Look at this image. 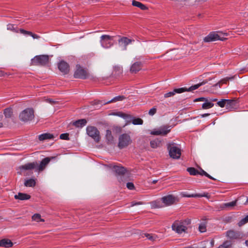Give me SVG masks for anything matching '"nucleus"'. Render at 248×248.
Here are the masks:
<instances>
[{"label":"nucleus","instance_id":"69168bd1","mask_svg":"<svg viewBox=\"0 0 248 248\" xmlns=\"http://www.w3.org/2000/svg\"><path fill=\"white\" fill-rule=\"evenodd\" d=\"M211 100L212 101H217V99L213 98V99H211Z\"/></svg>","mask_w":248,"mask_h":248},{"label":"nucleus","instance_id":"9b49d317","mask_svg":"<svg viewBox=\"0 0 248 248\" xmlns=\"http://www.w3.org/2000/svg\"><path fill=\"white\" fill-rule=\"evenodd\" d=\"M206 82H202L200 83L195 84L194 85H192L191 87H190L188 88L183 87V88H180L178 89H174V91L175 93H183L184 92H192L193 91L199 88L201 86L204 84Z\"/></svg>","mask_w":248,"mask_h":248},{"label":"nucleus","instance_id":"393cba45","mask_svg":"<svg viewBox=\"0 0 248 248\" xmlns=\"http://www.w3.org/2000/svg\"><path fill=\"white\" fill-rule=\"evenodd\" d=\"M237 201H232L230 202L224 203L221 205V208L222 209H231L232 207L234 206L236 204Z\"/></svg>","mask_w":248,"mask_h":248},{"label":"nucleus","instance_id":"680f3d73","mask_svg":"<svg viewBox=\"0 0 248 248\" xmlns=\"http://www.w3.org/2000/svg\"><path fill=\"white\" fill-rule=\"evenodd\" d=\"M157 181H158L157 180H154L153 181L152 183L154 184H155L157 182Z\"/></svg>","mask_w":248,"mask_h":248},{"label":"nucleus","instance_id":"4d7b16f0","mask_svg":"<svg viewBox=\"0 0 248 248\" xmlns=\"http://www.w3.org/2000/svg\"><path fill=\"white\" fill-rule=\"evenodd\" d=\"M46 101L51 105L54 104L56 103L55 101H53L52 99L50 98L46 99Z\"/></svg>","mask_w":248,"mask_h":248},{"label":"nucleus","instance_id":"a211bd4d","mask_svg":"<svg viewBox=\"0 0 248 248\" xmlns=\"http://www.w3.org/2000/svg\"><path fill=\"white\" fill-rule=\"evenodd\" d=\"M13 246V243L8 239L4 238L0 240V247L6 248H11Z\"/></svg>","mask_w":248,"mask_h":248},{"label":"nucleus","instance_id":"c756f323","mask_svg":"<svg viewBox=\"0 0 248 248\" xmlns=\"http://www.w3.org/2000/svg\"><path fill=\"white\" fill-rule=\"evenodd\" d=\"M160 144L161 141L158 139H156L150 141L151 147L153 148H156L157 147L160 146Z\"/></svg>","mask_w":248,"mask_h":248},{"label":"nucleus","instance_id":"f704fd0d","mask_svg":"<svg viewBox=\"0 0 248 248\" xmlns=\"http://www.w3.org/2000/svg\"><path fill=\"white\" fill-rule=\"evenodd\" d=\"M187 171L191 175H197L199 173V171L194 168L189 167L187 169Z\"/></svg>","mask_w":248,"mask_h":248},{"label":"nucleus","instance_id":"6e6552de","mask_svg":"<svg viewBox=\"0 0 248 248\" xmlns=\"http://www.w3.org/2000/svg\"><path fill=\"white\" fill-rule=\"evenodd\" d=\"M114 37L108 35H102L100 37V42L101 46L105 48H109L111 47L113 44Z\"/></svg>","mask_w":248,"mask_h":248},{"label":"nucleus","instance_id":"aec40b11","mask_svg":"<svg viewBox=\"0 0 248 248\" xmlns=\"http://www.w3.org/2000/svg\"><path fill=\"white\" fill-rule=\"evenodd\" d=\"M113 170L116 174L119 175H123L126 171V170L124 167L119 166H114L113 167Z\"/></svg>","mask_w":248,"mask_h":248},{"label":"nucleus","instance_id":"6e6d98bb","mask_svg":"<svg viewBox=\"0 0 248 248\" xmlns=\"http://www.w3.org/2000/svg\"><path fill=\"white\" fill-rule=\"evenodd\" d=\"M30 36H31L33 39H39L40 38L39 35L33 33L32 32H31V34L30 35Z\"/></svg>","mask_w":248,"mask_h":248},{"label":"nucleus","instance_id":"f8f14e48","mask_svg":"<svg viewBox=\"0 0 248 248\" xmlns=\"http://www.w3.org/2000/svg\"><path fill=\"white\" fill-rule=\"evenodd\" d=\"M134 41L135 40L134 39H129L126 37H121L118 40V43L120 46L123 47V50H126L127 48V45L131 44L132 42H134Z\"/></svg>","mask_w":248,"mask_h":248},{"label":"nucleus","instance_id":"c9c22d12","mask_svg":"<svg viewBox=\"0 0 248 248\" xmlns=\"http://www.w3.org/2000/svg\"><path fill=\"white\" fill-rule=\"evenodd\" d=\"M4 114L6 118H11L13 115V111L11 108H6L4 110Z\"/></svg>","mask_w":248,"mask_h":248},{"label":"nucleus","instance_id":"09e8293b","mask_svg":"<svg viewBox=\"0 0 248 248\" xmlns=\"http://www.w3.org/2000/svg\"><path fill=\"white\" fill-rule=\"evenodd\" d=\"M175 94L174 90L172 92H168L164 94L165 98H168L173 96Z\"/></svg>","mask_w":248,"mask_h":248},{"label":"nucleus","instance_id":"412c9836","mask_svg":"<svg viewBox=\"0 0 248 248\" xmlns=\"http://www.w3.org/2000/svg\"><path fill=\"white\" fill-rule=\"evenodd\" d=\"M14 198L16 200H26L30 199L31 196L27 194L19 192L18 194L15 195Z\"/></svg>","mask_w":248,"mask_h":248},{"label":"nucleus","instance_id":"f257e3e1","mask_svg":"<svg viewBox=\"0 0 248 248\" xmlns=\"http://www.w3.org/2000/svg\"><path fill=\"white\" fill-rule=\"evenodd\" d=\"M50 159L49 157H46L43 159L40 162V164L37 162H33L31 163H28L23 165L20 166L19 168L22 170H31L32 169H36L37 170L42 171L43 170L46 166L48 164Z\"/></svg>","mask_w":248,"mask_h":248},{"label":"nucleus","instance_id":"3c124183","mask_svg":"<svg viewBox=\"0 0 248 248\" xmlns=\"http://www.w3.org/2000/svg\"><path fill=\"white\" fill-rule=\"evenodd\" d=\"M126 186L127 187L130 189V190H132V189H134V185L133 184V183H131V182H128L126 184Z\"/></svg>","mask_w":248,"mask_h":248},{"label":"nucleus","instance_id":"1a4fd4ad","mask_svg":"<svg viewBox=\"0 0 248 248\" xmlns=\"http://www.w3.org/2000/svg\"><path fill=\"white\" fill-rule=\"evenodd\" d=\"M86 132L89 136L91 137L96 142H98L100 140V132L94 126H88Z\"/></svg>","mask_w":248,"mask_h":248},{"label":"nucleus","instance_id":"5701e85b","mask_svg":"<svg viewBox=\"0 0 248 248\" xmlns=\"http://www.w3.org/2000/svg\"><path fill=\"white\" fill-rule=\"evenodd\" d=\"M54 136L50 133H44L39 136L38 139L41 141L46 140H51L54 139Z\"/></svg>","mask_w":248,"mask_h":248},{"label":"nucleus","instance_id":"0eeeda50","mask_svg":"<svg viewBox=\"0 0 248 248\" xmlns=\"http://www.w3.org/2000/svg\"><path fill=\"white\" fill-rule=\"evenodd\" d=\"M132 143L130 136L127 134H123L119 137L118 147L122 149L127 147Z\"/></svg>","mask_w":248,"mask_h":248},{"label":"nucleus","instance_id":"39448f33","mask_svg":"<svg viewBox=\"0 0 248 248\" xmlns=\"http://www.w3.org/2000/svg\"><path fill=\"white\" fill-rule=\"evenodd\" d=\"M34 118V110L32 108H27L23 110L19 114L20 120L24 122L31 121Z\"/></svg>","mask_w":248,"mask_h":248},{"label":"nucleus","instance_id":"5fc2aeb1","mask_svg":"<svg viewBox=\"0 0 248 248\" xmlns=\"http://www.w3.org/2000/svg\"><path fill=\"white\" fill-rule=\"evenodd\" d=\"M205 101H207V98H204V97H199V98H196L194 100V102Z\"/></svg>","mask_w":248,"mask_h":248},{"label":"nucleus","instance_id":"13d9d810","mask_svg":"<svg viewBox=\"0 0 248 248\" xmlns=\"http://www.w3.org/2000/svg\"><path fill=\"white\" fill-rule=\"evenodd\" d=\"M141 204V202H131V206H135V205H140V204Z\"/></svg>","mask_w":248,"mask_h":248},{"label":"nucleus","instance_id":"49530a36","mask_svg":"<svg viewBox=\"0 0 248 248\" xmlns=\"http://www.w3.org/2000/svg\"><path fill=\"white\" fill-rule=\"evenodd\" d=\"M21 34L24 35H30L31 34V31H26L22 29H19V31Z\"/></svg>","mask_w":248,"mask_h":248},{"label":"nucleus","instance_id":"2f4dec72","mask_svg":"<svg viewBox=\"0 0 248 248\" xmlns=\"http://www.w3.org/2000/svg\"><path fill=\"white\" fill-rule=\"evenodd\" d=\"M7 29L16 32H18L19 29L16 25L12 24H9L7 26Z\"/></svg>","mask_w":248,"mask_h":248},{"label":"nucleus","instance_id":"4c0bfd02","mask_svg":"<svg viewBox=\"0 0 248 248\" xmlns=\"http://www.w3.org/2000/svg\"><path fill=\"white\" fill-rule=\"evenodd\" d=\"M143 235L142 236V237L145 236V237H147L148 239H149L152 241H155L156 238V237L155 235H152L151 234L147 233H143Z\"/></svg>","mask_w":248,"mask_h":248},{"label":"nucleus","instance_id":"8fccbe9b","mask_svg":"<svg viewBox=\"0 0 248 248\" xmlns=\"http://www.w3.org/2000/svg\"><path fill=\"white\" fill-rule=\"evenodd\" d=\"M156 112V108L155 107L151 108L149 111V114L150 115H154Z\"/></svg>","mask_w":248,"mask_h":248},{"label":"nucleus","instance_id":"a878e982","mask_svg":"<svg viewBox=\"0 0 248 248\" xmlns=\"http://www.w3.org/2000/svg\"><path fill=\"white\" fill-rule=\"evenodd\" d=\"M234 77H226L221 80H220L219 82H218L216 85V86H218L219 87H221L223 84H227L229 80H232L233 79Z\"/></svg>","mask_w":248,"mask_h":248},{"label":"nucleus","instance_id":"20e7f679","mask_svg":"<svg viewBox=\"0 0 248 248\" xmlns=\"http://www.w3.org/2000/svg\"><path fill=\"white\" fill-rule=\"evenodd\" d=\"M167 148L169 150V155L173 159H179L181 155V149L174 142L169 143L167 144Z\"/></svg>","mask_w":248,"mask_h":248},{"label":"nucleus","instance_id":"603ef678","mask_svg":"<svg viewBox=\"0 0 248 248\" xmlns=\"http://www.w3.org/2000/svg\"><path fill=\"white\" fill-rule=\"evenodd\" d=\"M199 231L202 232H205L206 231V227L204 225H200L199 227Z\"/></svg>","mask_w":248,"mask_h":248},{"label":"nucleus","instance_id":"052dcab7","mask_svg":"<svg viewBox=\"0 0 248 248\" xmlns=\"http://www.w3.org/2000/svg\"><path fill=\"white\" fill-rule=\"evenodd\" d=\"M210 244H211V246L213 247L214 245V240H211V241L210 242Z\"/></svg>","mask_w":248,"mask_h":248},{"label":"nucleus","instance_id":"338daca9","mask_svg":"<svg viewBox=\"0 0 248 248\" xmlns=\"http://www.w3.org/2000/svg\"><path fill=\"white\" fill-rule=\"evenodd\" d=\"M2 126H3V124H2V123H0V127H2Z\"/></svg>","mask_w":248,"mask_h":248},{"label":"nucleus","instance_id":"bb28decb","mask_svg":"<svg viewBox=\"0 0 248 248\" xmlns=\"http://www.w3.org/2000/svg\"><path fill=\"white\" fill-rule=\"evenodd\" d=\"M162 202L159 201H155L151 202V205L153 208H160L164 207L162 205Z\"/></svg>","mask_w":248,"mask_h":248},{"label":"nucleus","instance_id":"dca6fc26","mask_svg":"<svg viewBox=\"0 0 248 248\" xmlns=\"http://www.w3.org/2000/svg\"><path fill=\"white\" fill-rule=\"evenodd\" d=\"M237 106V102L236 100L234 99H227L226 106L227 109L232 110L235 109Z\"/></svg>","mask_w":248,"mask_h":248},{"label":"nucleus","instance_id":"a18cd8bd","mask_svg":"<svg viewBox=\"0 0 248 248\" xmlns=\"http://www.w3.org/2000/svg\"><path fill=\"white\" fill-rule=\"evenodd\" d=\"M184 197L191 198V197H205V195H202L200 194H191V195H186L184 196Z\"/></svg>","mask_w":248,"mask_h":248},{"label":"nucleus","instance_id":"bf43d9fd","mask_svg":"<svg viewBox=\"0 0 248 248\" xmlns=\"http://www.w3.org/2000/svg\"><path fill=\"white\" fill-rule=\"evenodd\" d=\"M210 115V114L209 113H204V114H201L200 116L202 118H203V117H206V116H208Z\"/></svg>","mask_w":248,"mask_h":248},{"label":"nucleus","instance_id":"4be33fe9","mask_svg":"<svg viewBox=\"0 0 248 248\" xmlns=\"http://www.w3.org/2000/svg\"><path fill=\"white\" fill-rule=\"evenodd\" d=\"M87 124V121L85 119L78 120L73 122V124L77 127L81 128Z\"/></svg>","mask_w":248,"mask_h":248},{"label":"nucleus","instance_id":"cd10ccee","mask_svg":"<svg viewBox=\"0 0 248 248\" xmlns=\"http://www.w3.org/2000/svg\"><path fill=\"white\" fill-rule=\"evenodd\" d=\"M132 5L134 6L139 7L142 10H145L147 9V7L145 5H144L143 4H142V3H141L139 1H137L136 0H133Z\"/></svg>","mask_w":248,"mask_h":248},{"label":"nucleus","instance_id":"58836bf2","mask_svg":"<svg viewBox=\"0 0 248 248\" xmlns=\"http://www.w3.org/2000/svg\"><path fill=\"white\" fill-rule=\"evenodd\" d=\"M117 115L125 120L131 119L132 118V116L131 115L122 112H119L117 113Z\"/></svg>","mask_w":248,"mask_h":248},{"label":"nucleus","instance_id":"473e14b6","mask_svg":"<svg viewBox=\"0 0 248 248\" xmlns=\"http://www.w3.org/2000/svg\"><path fill=\"white\" fill-rule=\"evenodd\" d=\"M214 106V104L208 102V100L205 101V102L202 105V108L204 109H209Z\"/></svg>","mask_w":248,"mask_h":248},{"label":"nucleus","instance_id":"e433bc0d","mask_svg":"<svg viewBox=\"0 0 248 248\" xmlns=\"http://www.w3.org/2000/svg\"><path fill=\"white\" fill-rule=\"evenodd\" d=\"M32 219L33 220L36 222H44L45 221L44 219L41 218V216L39 214H35L33 215L32 217Z\"/></svg>","mask_w":248,"mask_h":248},{"label":"nucleus","instance_id":"423d86ee","mask_svg":"<svg viewBox=\"0 0 248 248\" xmlns=\"http://www.w3.org/2000/svg\"><path fill=\"white\" fill-rule=\"evenodd\" d=\"M49 57L47 55H40L35 56L31 60L33 65L45 66L48 63Z\"/></svg>","mask_w":248,"mask_h":248},{"label":"nucleus","instance_id":"72a5a7b5","mask_svg":"<svg viewBox=\"0 0 248 248\" xmlns=\"http://www.w3.org/2000/svg\"><path fill=\"white\" fill-rule=\"evenodd\" d=\"M131 122L134 125H141L143 124V120L139 118H133Z\"/></svg>","mask_w":248,"mask_h":248},{"label":"nucleus","instance_id":"7c9ffc66","mask_svg":"<svg viewBox=\"0 0 248 248\" xmlns=\"http://www.w3.org/2000/svg\"><path fill=\"white\" fill-rule=\"evenodd\" d=\"M36 182L34 179H30L25 181L24 185L27 187H33L35 185Z\"/></svg>","mask_w":248,"mask_h":248},{"label":"nucleus","instance_id":"de8ad7c7","mask_svg":"<svg viewBox=\"0 0 248 248\" xmlns=\"http://www.w3.org/2000/svg\"><path fill=\"white\" fill-rule=\"evenodd\" d=\"M60 138L61 139L67 140L69 139V135L67 133L62 134Z\"/></svg>","mask_w":248,"mask_h":248},{"label":"nucleus","instance_id":"2eb2a0df","mask_svg":"<svg viewBox=\"0 0 248 248\" xmlns=\"http://www.w3.org/2000/svg\"><path fill=\"white\" fill-rule=\"evenodd\" d=\"M226 236L230 239H237L241 238V234L239 232L229 230L226 232Z\"/></svg>","mask_w":248,"mask_h":248},{"label":"nucleus","instance_id":"e2e57ef3","mask_svg":"<svg viewBox=\"0 0 248 248\" xmlns=\"http://www.w3.org/2000/svg\"><path fill=\"white\" fill-rule=\"evenodd\" d=\"M141 57H136L135 58V59L137 60H140L141 59Z\"/></svg>","mask_w":248,"mask_h":248},{"label":"nucleus","instance_id":"7ed1b4c3","mask_svg":"<svg viewBox=\"0 0 248 248\" xmlns=\"http://www.w3.org/2000/svg\"><path fill=\"white\" fill-rule=\"evenodd\" d=\"M228 34L222 32L212 31L203 39L204 42H210L217 40L224 41L226 39L225 36H227Z\"/></svg>","mask_w":248,"mask_h":248},{"label":"nucleus","instance_id":"0e129e2a","mask_svg":"<svg viewBox=\"0 0 248 248\" xmlns=\"http://www.w3.org/2000/svg\"><path fill=\"white\" fill-rule=\"evenodd\" d=\"M245 244L247 247H248V240L245 241Z\"/></svg>","mask_w":248,"mask_h":248},{"label":"nucleus","instance_id":"c03bdc74","mask_svg":"<svg viewBox=\"0 0 248 248\" xmlns=\"http://www.w3.org/2000/svg\"><path fill=\"white\" fill-rule=\"evenodd\" d=\"M227 99H222L217 102V104L221 108H223L226 106Z\"/></svg>","mask_w":248,"mask_h":248},{"label":"nucleus","instance_id":"37998d69","mask_svg":"<svg viewBox=\"0 0 248 248\" xmlns=\"http://www.w3.org/2000/svg\"><path fill=\"white\" fill-rule=\"evenodd\" d=\"M231 246V242L229 241H225L222 245H220L218 248H229Z\"/></svg>","mask_w":248,"mask_h":248},{"label":"nucleus","instance_id":"c85d7f7f","mask_svg":"<svg viewBox=\"0 0 248 248\" xmlns=\"http://www.w3.org/2000/svg\"><path fill=\"white\" fill-rule=\"evenodd\" d=\"M170 126H165L160 128L159 130L160 131V132L161 133L160 135L165 136L169 133L170 131Z\"/></svg>","mask_w":248,"mask_h":248},{"label":"nucleus","instance_id":"ddd939ff","mask_svg":"<svg viewBox=\"0 0 248 248\" xmlns=\"http://www.w3.org/2000/svg\"><path fill=\"white\" fill-rule=\"evenodd\" d=\"M176 200V198L171 195H169L161 198V201L165 206H170L173 204Z\"/></svg>","mask_w":248,"mask_h":248},{"label":"nucleus","instance_id":"774afa93","mask_svg":"<svg viewBox=\"0 0 248 248\" xmlns=\"http://www.w3.org/2000/svg\"><path fill=\"white\" fill-rule=\"evenodd\" d=\"M246 202H248V199H247V201Z\"/></svg>","mask_w":248,"mask_h":248},{"label":"nucleus","instance_id":"b1692460","mask_svg":"<svg viewBox=\"0 0 248 248\" xmlns=\"http://www.w3.org/2000/svg\"><path fill=\"white\" fill-rule=\"evenodd\" d=\"M106 138L108 143L111 144L113 142V137L111 131L109 130H107L106 134Z\"/></svg>","mask_w":248,"mask_h":248},{"label":"nucleus","instance_id":"79ce46f5","mask_svg":"<svg viewBox=\"0 0 248 248\" xmlns=\"http://www.w3.org/2000/svg\"><path fill=\"white\" fill-rule=\"evenodd\" d=\"M248 222V215H247L245 217L242 218L239 222L238 225L241 226Z\"/></svg>","mask_w":248,"mask_h":248},{"label":"nucleus","instance_id":"6ab92c4d","mask_svg":"<svg viewBox=\"0 0 248 248\" xmlns=\"http://www.w3.org/2000/svg\"><path fill=\"white\" fill-rule=\"evenodd\" d=\"M124 98H125V97L124 96L119 95V96H116V97H114L113 98H112L111 100L107 101V102H106V101L103 102L102 101H98V102L101 104L105 105V104H107L110 103L112 102H116L117 101H122Z\"/></svg>","mask_w":248,"mask_h":248},{"label":"nucleus","instance_id":"f03ea898","mask_svg":"<svg viewBox=\"0 0 248 248\" xmlns=\"http://www.w3.org/2000/svg\"><path fill=\"white\" fill-rule=\"evenodd\" d=\"M191 223V221L189 219L184 220H176L171 226L173 231L178 234L186 232L187 230V226Z\"/></svg>","mask_w":248,"mask_h":248},{"label":"nucleus","instance_id":"a19ab883","mask_svg":"<svg viewBox=\"0 0 248 248\" xmlns=\"http://www.w3.org/2000/svg\"><path fill=\"white\" fill-rule=\"evenodd\" d=\"M114 71L115 72V74H117L118 75L121 74L123 72L122 67L119 66H115L114 67Z\"/></svg>","mask_w":248,"mask_h":248},{"label":"nucleus","instance_id":"4468645a","mask_svg":"<svg viewBox=\"0 0 248 248\" xmlns=\"http://www.w3.org/2000/svg\"><path fill=\"white\" fill-rule=\"evenodd\" d=\"M59 70L64 74H67L69 71V64L64 61H61L58 65Z\"/></svg>","mask_w":248,"mask_h":248},{"label":"nucleus","instance_id":"ea45409f","mask_svg":"<svg viewBox=\"0 0 248 248\" xmlns=\"http://www.w3.org/2000/svg\"><path fill=\"white\" fill-rule=\"evenodd\" d=\"M199 174L201 175H205L207 177L209 178L210 179L212 180H216L215 178H214L213 177H212L211 175H210L209 174H208L206 171H205L204 170H203L202 169H201V170L199 171Z\"/></svg>","mask_w":248,"mask_h":248},{"label":"nucleus","instance_id":"f3484780","mask_svg":"<svg viewBox=\"0 0 248 248\" xmlns=\"http://www.w3.org/2000/svg\"><path fill=\"white\" fill-rule=\"evenodd\" d=\"M142 64L141 62H136L132 64L130 67V72L132 73H136L141 69Z\"/></svg>","mask_w":248,"mask_h":248},{"label":"nucleus","instance_id":"864d4df0","mask_svg":"<svg viewBox=\"0 0 248 248\" xmlns=\"http://www.w3.org/2000/svg\"><path fill=\"white\" fill-rule=\"evenodd\" d=\"M161 133L160 132V131L159 130V129L157 130H155L152 131H151V134L152 135H160V134Z\"/></svg>","mask_w":248,"mask_h":248},{"label":"nucleus","instance_id":"9d476101","mask_svg":"<svg viewBox=\"0 0 248 248\" xmlns=\"http://www.w3.org/2000/svg\"><path fill=\"white\" fill-rule=\"evenodd\" d=\"M89 75L87 71L83 68L79 64H77L76 70L74 73V77L76 78L86 79L88 78Z\"/></svg>","mask_w":248,"mask_h":248}]
</instances>
